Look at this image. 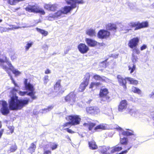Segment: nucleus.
Instances as JSON below:
<instances>
[{"label":"nucleus","instance_id":"f257e3e1","mask_svg":"<svg viewBox=\"0 0 154 154\" xmlns=\"http://www.w3.org/2000/svg\"><path fill=\"white\" fill-rule=\"evenodd\" d=\"M17 90L14 88L11 91L10 99L8 101L9 107L7 102L5 101H0V112L4 116L9 113L10 109L11 110H17L20 109L25 105L28 104L29 100H19L16 96V92Z\"/></svg>","mask_w":154,"mask_h":154},{"label":"nucleus","instance_id":"f03ea898","mask_svg":"<svg viewBox=\"0 0 154 154\" xmlns=\"http://www.w3.org/2000/svg\"><path fill=\"white\" fill-rule=\"evenodd\" d=\"M0 66L6 72L9 76L11 75L10 71H11L16 76L19 75L21 73L20 71L14 67L9 59L5 56L0 57Z\"/></svg>","mask_w":154,"mask_h":154},{"label":"nucleus","instance_id":"7ed1b4c3","mask_svg":"<svg viewBox=\"0 0 154 154\" xmlns=\"http://www.w3.org/2000/svg\"><path fill=\"white\" fill-rule=\"evenodd\" d=\"M65 1L67 4L70 5L71 6H65L62 9V10L64 14H67L75 8L76 4H83L84 3V0H65Z\"/></svg>","mask_w":154,"mask_h":154},{"label":"nucleus","instance_id":"20e7f679","mask_svg":"<svg viewBox=\"0 0 154 154\" xmlns=\"http://www.w3.org/2000/svg\"><path fill=\"white\" fill-rule=\"evenodd\" d=\"M24 85L25 90L30 91L27 93V95L30 96L33 100L36 99V97L35 95V92L34 91L35 88L34 85L28 82L27 79H24Z\"/></svg>","mask_w":154,"mask_h":154},{"label":"nucleus","instance_id":"39448f33","mask_svg":"<svg viewBox=\"0 0 154 154\" xmlns=\"http://www.w3.org/2000/svg\"><path fill=\"white\" fill-rule=\"evenodd\" d=\"M129 27L127 29L129 31L131 29V28L133 27H136L135 30L143 28V27H147L148 26V23L146 22L140 23L139 22H131L128 23Z\"/></svg>","mask_w":154,"mask_h":154},{"label":"nucleus","instance_id":"423d86ee","mask_svg":"<svg viewBox=\"0 0 154 154\" xmlns=\"http://www.w3.org/2000/svg\"><path fill=\"white\" fill-rule=\"evenodd\" d=\"M66 119L67 120L70 121L71 125H76L80 124L81 120V118L77 115H71L67 116Z\"/></svg>","mask_w":154,"mask_h":154},{"label":"nucleus","instance_id":"0eeeda50","mask_svg":"<svg viewBox=\"0 0 154 154\" xmlns=\"http://www.w3.org/2000/svg\"><path fill=\"white\" fill-rule=\"evenodd\" d=\"M108 94V91L107 89L105 88L101 89L99 94L101 101L109 102L110 101V97L107 95Z\"/></svg>","mask_w":154,"mask_h":154},{"label":"nucleus","instance_id":"6e6552de","mask_svg":"<svg viewBox=\"0 0 154 154\" xmlns=\"http://www.w3.org/2000/svg\"><path fill=\"white\" fill-rule=\"evenodd\" d=\"M26 11L29 12H32L36 13H39L42 15H44L45 14L44 10L36 6H30L26 8Z\"/></svg>","mask_w":154,"mask_h":154},{"label":"nucleus","instance_id":"1a4fd4ad","mask_svg":"<svg viewBox=\"0 0 154 154\" xmlns=\"http://www.w3.org/2000/svg\"><path fill=\"white\" fill-rule=\"evenodd\" d=\"M75 95L73 92H71L65 97L66 102H69L70 104L72 105L75 100Z\"/></svg>","mask_w":154,"mask_h":154},{"label":"nucleus","instance_id":"9d476101","mask_svg":"<svg viewBox=\"0 0 154 154\" xmlns=\"http://www.w3.org/2000/svg\"><path fill=\"white\" fill-rule=\"evenodd\" d=\"M139 41V39L138 37L133 38L129 41L128 46L130 48L133 49L138 45Z\"/></svg>","mask_w":154,"mask_h":154},{"label":"nucleus","instance_id":"9b49d317","mask_svg":"<svg viewBox=\"0 0 154 154\" xmlns=\"http://www.w3.org/2000/svg\"><path fill=\"white\" fill-rule=\"evenodd\" d=\"M110 35V32L106 30H101L98 32V36L100 38H106L108 37Z\"/></svg>","mask_w":154,"mask_h":154},{"label":"nucleus","instance_id":"f8f14e48","mask_svg":"<svg viewBox=\"0 0 154 154\" xmlns=\"http://www.w3.org/2000/svg\"><path fill=\"white\" fill-rule=\"evenodd\" d=\"M117 78L119 85L122 86L123 88L125 90L127 88L126 78H124L120 75H118Z\"/></svg>","mask_w":154,"mask_h":154},{"label":"nucleus","instance_id":"ddd939ff","mask_svg":"<svg viewBox=\"0 0 154 154\" xmlns=\"http://www.w3.org/2000/svg\"><path fill=\"white\" fill-rule=\"evenodd\" d=\"M78 48L79 51L82 54L86 53L89 50L88 47L83 43L80 44L78 46Z\"/></svg>","mask_w":154,"mask_h":154},{"label":"nucleus","instance_id":"4468645a","mask_svg":"<svg viewBox=\"0 0 154 154\" xmlns=\"http://www.w3.org/2000/svg\"><path fill=\"white\" fill-rule=\"evenodd\" d=\"M106 28L107 30L111 31L114 34L116 32L117 27L116 24L110 23L106 25Z\"/></svg>","mask_w":154,"mask_h":154},{"label":"nucleus","instance_id":"2eb2a0df","mask_svg":"<svg viewBox=\"0 0 154 154\" xmlns=\"http://www.w3.org/2000/svg\"><path fill=\"white\" fill-rule=\"evenodd\" d=\"M57 145H50L47 147H45L44 148V152L43 154H51V151L47 149H50L53 150L57 148Z\"/></svg>","mask_w":154,"mask_h":154},{"label":"nucleus","instance_id":"dca6fc26","mask_svg":"<svg viewBox=\"0 0 154 154\" xmlns=\"http://www.w3.org/2000/svg\"><path fill=\"white\" fill-rule=\"evenodd\" d=\"M127 102L126 100H122L119 106L118 110L120 112H122L125 109L127 106Z\"/></svg>","mask_w":154,"mask_h":154},{"label":"nucleus","instance_id":"f3484780","mask_svg":"<svg viewBox=\"0 0 154 154\" xmlns=\"http://www.w3.org/2000/svg\"><path fill=\"white\" fill-rule=\"evenodd\" d=\"M93 78L95 80L102 81L107 83L110 82V80L108 78L103 76H100L97 75H94L93 76Z\"/></svg>","mask_w":154,"mask_h":154},{"label":"nucleus","instance_id":"a211bd4d","mask_svg":"<svg viewBox=\"0 0 154 154\" xmlns=\"http://www.w3.org/2000/svg\"><path fill=\"white\" fill-rule=\"evenodd\" d=\"M116 129L119 130V134L120 136H121V134L124 136H130L133 134L132 133L129 132L128 131H125L122 129V128L119 126H118L116 127Z\"/></svg>","mask_w":154,"mask_h":154},{"label":"nucleus","instance_id":"6ab92c4d","mask_svg":"<svg viewBox=\"0 0 154 154\" xmlns=\"http://www.w3.org/2000/svg\"><path fill=\"white\" fill-rule=\"evenodd\" d=\"M85 41L89 46L92 47L95 46L97 43L96 41L90 38H86Z\"/></svg>","mask_w":154,"mask_h":154},{"label":"nucleus","instance_id":"aec40b11","mask_svg":"<svg viewBox=\"0 0 154 154\" xmlns=\"http://www.w3.org/2000/svg\"><path fill=\"white\" fill-rule=\"evenodd\" d=\"M129 113L131 116L135 117H137L139 115V112L138 111L135 109H128Z\"/></svg>","mask_w":154,"mask_h":154},{"label":"nucleus","instance_id":"412c9836","mask_svg":"<svg viewBox=\"0 0 154 154\" xmlns=\"http://www.w3.org/2000/svg\"><path fill=\"white\" fill-rule=\"evenodd\" d=\"M95 125V124L93 123H85L83 124V126L88 128L89 131H92L93 128Z\"/></svg>","mask_w":154,"mask_h":154},{"label":"nucleus","instance_id":"4be33fe9","mask_svg":"<svg viewBox=\"0 0 154 154\" xmlns=\"http://www.w3.org/2000/svg\"><path fill=\"white\" fill-rule=\"evenodd\" d=\"M112 149L111 151V153H113L116 152H119L120 151L122 148L121 147L117 146H114L111 148Z\"/></svg>","mask_w":154,"mask_h":154},{"label":"nucleus","instance_id":"5701e85b","mask_svg":"<svg viewBox=\"0 0 154 154\" xmlns=\"http://www.w3.org/2000/svg\"><path fill=\"white\" fill-rule=\"evenodd\" d=\"M127 80L130 82V84L135 85L138 84V81L130 77H126Z\"/></svg>","mask_w":154,"mask_h":154},{"label":"nucleus","instance_id":"b1692460","mask_svg":"<svg viewBox=\"0 0 154 154\" xmlns=\"http://www.w3.org/2000/svg\"><path fill=\"white\" fill-rule=\"evenodd\" d=\"M88 84L87 82H83L80 85L79 91H83Z\"/></svg>","mask_w":154,"mask_h":154},{"label":"nucleus","instance_id":"393cba45","mask_svg":"<svg viewBox=\"0 0 154 154\" xmlns=\"http://www.w3.org/2000/svg\"><path fill=\"white\" fill-rule=\"evenodd\" d=\"M101 149L99 150L102 154H110L109 152H107V149L106 147L104 146H100Z\"/></svg>","mask_w":154,"mask_h":154},{"label":"nucleus","instance_id":"a878e982","mask_svg":"<svg viewBox=\"0 0 154 154\" xmlns=\"http://www.w3.org/2000/svg\"><path fill=\"white\" fill-rule=\"evenodd\" d=\"M61 87L60 85V80H58L54 86V89L56 91L60 90Z\"/></svg>","mask_w":154,"mask_h":154},{"label":"nucleus","instance_id":"bb28decb","mask_svg":"<svg viewBox=\"0 0 154 154\" xmlns=\"http://www.w3.org/2000/svg\"><path fill=\"white\" fill-rule=\"evenodd\" d=\"M86 33L87 35L91 37L95 36L96 35L94 30L91 29L88 30L86 31Z\"/></svg>","mask_w":154,"mask_h":154},{"label":"nucleus","instance_id":"cd10ccee","mask_svg":"<svg viewBox=\"0 0 154 154\" xmlns=\"http://www.w3.org/2000/svg\"><path fill=\"white\" fill-rule=\"evenodd\" d=\"M128 70L130 71V74H132L136 69V65L134 63L132 65H129L128 66Z\"/></svg>","mask_w":154,"mask_h":154},{"label":"nucleus","instance_id":"c85d7f7f","mask_svg":"<svg viewBox=\"0 0 154 154\" xmlns=\"http://www.w3.org/2000/svg\"><path fill=\"white\" fill-rule=\"evenodd\" d=\"M33 44V42L29 41L27 42L26 45L25 46V50L26 51H28L29 48L32 47Z\"/></svg>","mask_w":154,"mask_h":154},{"label":"nucleus","instance_id":"c756f323","mask_svg":"<svg viewBox=\"0 0 154 154\" xmlns=\"http://www.w3.org/2000/svg\"><path fill=\"white\" fill-rule=\"evenodd\" d=\"M131 90L132 91L136 93H137L138 94H141V91L138 88L132 87L131 88Z\"/></svg>","mask_w":154,"mask_h":154},{"label":"nucleus","instance_id":"7c9ffc66","mask_svg":"<svg viewBox=\"0 0 154 154\" xmlns=\"http://www.w3.org/2000/svg\"><path fill=\"white\" fill-rule=\"evenodd\" d=\"M36 29L38 32L41 33L44 36H46L48 35V32L46 31H45L44 30L38 28H36Z\"/></svg>","mask_w":154,"mask_h":154},{"label":"nucleus","instance_id":"2f4dec72","mask_svg":"<svg viewBox=\"0 0 154 154\" xmlns=\"http://www.w3.org/2000/svg\"><path fill=\"white\" fill-rule=\"evenodd\" d=\"M54 107V106L53 105H51L48 107V108L44 109H43L41 111H40L42 113H45L46 112H48L51 111L52 109Z\"/></svg>","mask_w":154,"mask_h":154},{"label":"nucleus","instance_id":"473e14b6","mask_svg":"<svg viewBox=\"0 0 154 154\" xmlns=\"http://www.w3.org/2000/svg\"><path fill=\"white\" fill-rule=\"evenodd\" d=\"M9 55L11 57V59L12 60H14L16 59V55L15 54L13 51L11 50V51H9Z\"/></svg>","mask_w":154,"mask_h":154},{"label":"nucleus","instance_id":"72a5a7b5","mask_svg":"<svg viewBox=\"0 0 154 154\" xmlns=\"http://www.w3.org/2000/svg\"><path fill=\"white\" fill-rule=\"evenodd\" d=\"M120 142L121 144H126L128 143V140L127 138L124 137L121 138V136H120Z\"/></svg>","mask_w":154,"mask_h":154},{"label":"nucleus","instance_id":"f704fd0d","mask_svg":"<svg viewBox=\"0 0 154 154\" xmlns=\"http://www.w3.org/2000/svg\"><path fill=\"white\" fill-rule=\"evenodd\" d=\"M17 149V147L16 145H11L8 150L9 152H15Z\"/></svg>","mask_w":154,"mask_h":154},{"label":"nucleus","instance_id":"c9c22d12","mask_svg":"<svg viewBox=\"0 0 154 154\" xmlns=\"http://www.w3.org/2000/svg\"><path fill=\"white\" fill-rule=\"evenodd\" d=\"M54 14L56 18H59L62 16V15L64 14L62 10L58 11Z\"/></svg>","mask_w":154,"mask_h":154},{"label":"nucleus","instance_id":"e433bc0d","mask_svg":"<svg viewBox=\"0 0 154 154\" xmlns=\"http://www.w3.org/2000/svg\"><path fill=\"white\" fill-rule=\"evenodd\" d=\"M99 129H102L103 130L105 129V127L103 125H98L94 128L93 132H94L95 131Z\"/></svg>","mask_w":154,"mask_h":154},{"label":"nucleus","instance_id":"4c0bfd02","mask_svg":"<svg viewBox=\"0 0 154 154\" xmlns=\"http://www.w3.org/2000/svg\"><path fill=\"white\" fill-rule=\"evenodd\" d=\"M94 107H88L86 108V111L89 114H91L93 115Z\"/></svg>","mask_w":154,"mask_h":154},{"label":"nucleus","instance_id":"58836bf2","mask_svg":"<svg viewBox=\"0 0 154 154\" xmlns=\"http://www.w3.org/2000/svg\"><path fill=\"white\" fill-rule=\"evenodd\" d=\"M90 78V74L89 73H87L85 75L84 82H87L88 83V84Z\"/></svg>","mask_w":154,"mask_h":154},{"label":"nucleus","instance_id":"ea45409f","mask_svg":"<svg viewBox=\"0 0 154 154\" xmlns=\"http://www.w3.org/2000/svg\"><path fill=\"white\" fill-rule=\"evenodd\" d=\"M35 145H32L28 149L29 152L32 153L35 152Z\"/></svg>","mask_w":154,"mask_h":154},{"label":"nucleus","instance_id":"a19ab883","mask_svg":"<svg viewBox=\"0 0 154 154\" xmlns=\"http://www.w3.org/2000/svg\"><path fill=\"white\" fill-rule=\"evenodd\" d=\"M56 17L54 14H50L48 17V19L49 20H53L56 19Z\"/></svg>","mask_w":154,"mask_h":154},{"label":"nucleus","instance_id":"79ce46f5","mask_svg":"<svg viewBox=\"0 0 154 154\" xmlns=\"http://www.w3.org/2000/svg\"><path fill=\"white\" fill-rule=\"evenodd\" d=\"M9 30V28L4 27L0 26V31L1 33L4 32H8Z\"/></svg>","mask_w":154,"mask_h":154},{"label":"nucleus","instance_id":"37998d69","mask_svg":"<svg viewBox=\"0 0 154 154\" xmlns=\"http://www.w3.org/2000/svg\"><path fill=\"white\" fill-rule=\"evenodd\" d=\"M94 109L93 115H97L100 113V110L97 107H94Z\"/></svg>","mask_w":154,"mask_h":154},{"label":"nucleus","instance_id":"c03bdc74","mask_svg":"<svg viewBox=\"0 0 154 154\" xmlns=\"http://www.w3.org/2000/svg\"><path fill=\"white\" fill-rule=\"evenodd\" d=\"M137 59V56L135 55L133 53H132V60L134 63L136 62Z\"/></svg>","mask_w":154,"mask_h":154},{"label":"nucleus","instance_id":"a18cd8bd","mask_svg":"<svg viewBox=\"0 0 154 154\" xmlns=\"http://www.w3.org/2000/svg\"><path fill=\"white\" fill-rule=\"evenodd\" d=\"M43 79L44 84L46 85L49 81L48 76L45 75Z\"/></svg>","mask_w":154,"mask_h":154},{"label":"nucleus","instance_id":"49530a36","mask_svg":"<svg viewBox=\"0 0 154 154\" xmlns=\"http://www.w3.org/2000/svg\"><path fill=\"white\" fill-rule=\"evenodd\" d=\"M57 5L56 4L51 5L50 10L51 11H54L57 8Z\"/></svg>","mask_w":154,"mask_h":154},{"label":"nucleus","instance_id":"de8ad7c7","mask_svg":"<svg viewBox=\"0 0 154 154\" xmlns=\"http://www.w3.org/2000/svg\"><path fill=\"white\" fill-rule=\"evenodd\" d=\"M132 51L133 53L134 54V53H135L137 54H138L140 53V51L136 47H135L133 48Z\"/></svg>","mask_w":154,"mask_h":154},{"label":"nucleus","instance_id":"09e8293b","mask_svg":"<svg viewBox=\"0 0 154 154\" xmlns=\"http://www.w3.org/2000/svg\"><path fill=\"white\" fill-rule=\"evenodd\" d=\"M9 26L10 27L12 26V28H9V30H13L14 29H18L19 28H20V27L19 26H17L14 25H9Z\"/></svg>","mask_w":154,"mask_h":154},{"label":"nucleus","instance_id":"8fccbe9b","mask_svg":"<svg viewBox=\"0 0 154 154\" xmlns=\"http://www.w3.org/2000/svg\"><path fill=\"white\" fill-rule=\"evenodd\" d=\"M28 92L27 91H19L18 93L21 96H24L26 94H27V93Z\"/></svg>","mask_w":154,"mask_h":154},{"label":"nucleus","instance_id":"3c124183","mask_svg":"<svg viewBox=\"0 0 154 154\" xmlns=\"http://www.w3.org/2000/svg\"><path fill=\"white\" fill-rule=\"evenodd\" d=\"M89 148L91 149H95L97 148V145H89Z\"/></svg>","mask_w":154,"mask_h":154},{"label":"nucleus","instance_id":"603ef678","mask_svg":"<svg viewBox=\"0 0 154 154\" xmlns=\"http://www.w3.org/2000/svg\"><path fill=\"white\" fill-rule=\"evenodd\" d=\"M51 5L45 4L44 6V8L48 10H50Z\"/></svg>","mask_w":154,"mask_h":154},{"label":"nucleus","instance_id":"864d4df0","mask_svg":"<svg viewBox=\"0 0 154 154\" xmlns=\"http://www.w3.org/2000/svg\"><path fill=\"white\" fill-rule=\"evenodd\" d=\"M70 50V48L69 47H67L64 51L65 54H67L68 52Z\"/></svg>","mask_w":154,"mask_h":154},{"label":"nucleus","instance_id":"5fc2aeb1","mask_svg":"<svg viewBox=\"0 0 154 154\" xmlns=\"http://www.w3.org/2000/svg\"><path fill=\"white\" fill-rule=\"evenodd\" d=\"M71 124V123H70V121H69V122H68L66 123L65 124H64L63 125V127L69 126Z\"/></svg>","mask_w":154,"mask_h":154},{"label":"nucleus","instance_id":"6e6d98bb","mask_svg":"<svg viewBox=\"0 0 154 154\" xmlns=\"http://www.w3.org/2000/svg\"><path fill=\"white\" fill-rule=\"evenodd\" d=\"M94 87H95V85L94 82H92L90 85L89 88H92Z\"/></svg>","mask_w":154,"mask_h":154},{"label":"nucleus","instance_id":"4d7b16f0","mask_svg":"<svg viewBox=\"0 0 154 154\" xmlns=\"http://www.w3.org/2000/svg\"><path fill=\"white\" fill-rule=\"evenodd\" d=\"M147 48V46L145 45H143L140 48V50L141 51H143V50Z\"/></svg>","mask_w":154,"mask_h":154},{"label":"nucleus","instance_id":"13d9d810","mask_svg":"<svg viewBox=\"0 0 154 154\" xmlns=\"http://www.w3.org/2000/svg\"><path fill=\"white\" fill-rule=\"evenodd\" d=\"M67 131L69 133L72 134L74 133V131H72L71 129L68 128H66Z\"/></svg>","mask_w":154,"mask_h":154},{"label":"nucleus","instance_id":"bf43d9fd","mask_svg":"<svg viewBox=\"0 0 154 154\" xmlns=\"http://www.w3.org/2000/svg\"><path fill=\"white\" fill-rule=\"evenodd\" d=\"M150 97L154 99V92H152L149 95Z\"/></svg>","mask_w":154,"mask_h":154},{"label":"nucleus","instance_id":"052dcab7","mask_svg":"<svg viewBox=\"0 0 154 154\" xmlns=\"http://www.w3.org/2000/svg\"><path fill=\"white\" fill-rule=\"evenodd\" d=\"M119 55L118 54H112V57L114 58H116Z\"/></svg>","mask_w":154,"mask_h":154},{"label":"nucleus","instance_id":"680f3d73","mask_svg":"<svg viewBox=\"0 0 154 154\" xmlns=\"http://www.w3.org/2000/svg\"><path fill=\"white\" fill-rule=\"evenodd\" d=\"M48 46L47 45H44L42 46V48H43L44 50H47L48 48Z\"/></svg>","mask_w":154,"mask_h":154},{"label":"nucleus","instance_id":"e2e57ef3","mask_svg":"<svg viewBox=\"0 0 154 154\" xmlns=\"http://www.w3.org/2000/svg\"><path fill=\"white\" fill-rule=\"evenodd\" d=\"M8 128L10 129L11 133H13L14 131V127L10 126L9 127H8Z\"/></svg>","mask_w":154,"mask_h":154},{"label":"nucleus","instance_id":"0e129e2a","mask_svg":"<svg viewBox=\"0 0 154 154\" xmlns=\"http://www.w3.org/2000/svg\"><path fill=\"white\" fill-rule=\"evenodd\" d=\"M9 76H10V78L11 79L12 83L14 84L16 82H15V81L13 78L12 76L11 75H10Z\"/></svg>","mask_w":154,"mask_h":154},{"label":"nucleus","instance_id":"69168bd1","mask_svg":"<svg viewBox=\"0 0 154 154\" xmlns=\"http://www.w3.org/2000/svg\"><path fill=\"white\" fill-rule=\"evenodd\" d=\"M51 73V71L49 69H47L45 72V73L46 74H48Z\"/></svg>","mask_w":154,"mask_h":154},{"label":"nucleus","instance_id":"338daca9","mask_svg":"<svg viewBox=\"0 0 154 154\" xmlns=\"http://www.w3.org/2000/svg\"><path fill=\"white\" fill-rule=\"evenodd\" d=\"M96 143L94 140H93L91 142H89L88 144H96Z\"/></svg>","mask_w":154,"mask_h":154},{"label":"nucleus","instance_id":"774afa93","mask_svg":"<svg viewBox=\"0 0 154 154\" xmlns=\"http://www.w3.org/2000/svg\"><path fill=\"white\" fill-rule=\"evenodd\" d=\"M3 132V130L2 129L0 131V138H1Z\"/></svg>","mask_w":154,"mask_h":154}]
</instances>
